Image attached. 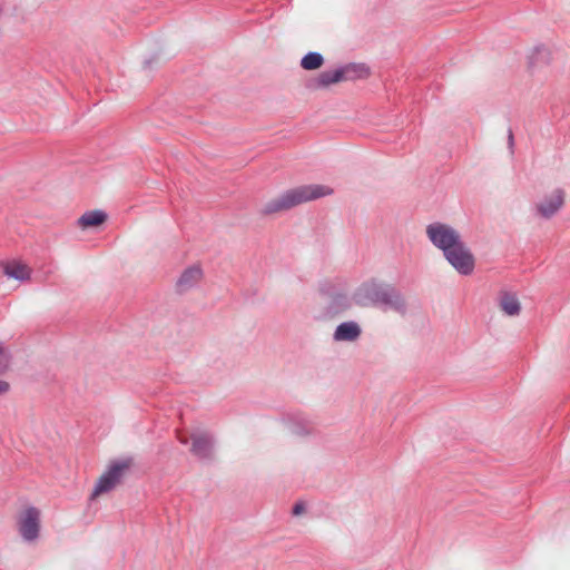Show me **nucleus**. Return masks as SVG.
<instances>
[{"instance_id":"obj_25","label":"nucleus","mask_w":570,"mask_h":570,"mask_svg":"<svg viewBox=\"0 0 570 570\" xmlns=\"http://www.w3.org/2000/svg\"><path fill=\"white\" fill-rule=\"evenodd\" d=\"M178 440L183 444H187L188 443V439L186 436L179 434V433H178Z\"/></svg>"},{"instance_id":"obj_10","label":"nucleus","mask_w":570,"mask_h":570,"mask_svg":"<svg viewBox=\"0 0 570 570\" xmlns=\"http://www.w3.org/2000/svg\"><path fill=\"white\" fill-rule=\"evenodd\" d=\"M351 307L350 299L346 295L338 294L331 298L327 306H325L320 314L317 315V318L320 320H328L333 318L345 311H347Z\"/></svg>"},{"instance_id":"obj_7","label":"nucleus","mask_w":570,"mask_h":570,"mask_svg":"<svg viewBox=\"0 0 570 570\" xmlns=\"http://www.w3.org/2000/svg\"><path fill=\"white\" fill-rule=\"evenodd\" d=\"M19 533L28 542L36 541L40 533V510L27 508L18 520Z\"/></svg>"},{"instance_id":"obj_14","label":"nucleus","mask_w":570,"mask_h":570,"mask_svg":"<svg viewBox=\"0 0 570 570\" xmlns=\"http://www.w3.org/2000/svg\"><path fill=\"white\" fill-rule=\"evenodd\" d=\"M362 331L356 322L350 321L340 324L333 335L336 342H354L356 341Z\"/></svg>"},{"instance_id":"obj_26","label":"nucleus","mask_w":570,"mask_h":570,"mask_svg":"<svg viewBox=\"0 0 570 570\" xmlns=\"http://www.w3.org/2000/svg\"><path fill=\"white\" fill-rule=\"evenodd\" d=\"M150 63H151V60H146V61H145V67H149V66H150Z\"/></svg>"},{"instance_id":"obj_11","label":"nucleus","mask_w":570,"mask_h":570,"mask_svg":"<svg viewBox=\"0 0 570 570\" xmlns=\"http://www.w3.org/2000/svg\"><path fill=\"white\" fill-rule=\"evenodd\" d=\"M380 305H384L401 315L406 313L405 298L397 289L390 285L387 286Z\"/></svg>"},{"instance_id":"obj_2","label":"nucleus","mask_w":570,"mask_h":570,"mask_svg":"<svg viewBox=\"0 0 570 570\" xmlns=\"http://www.w3.org/2000/svg\"><path fill=\"white\" fill-rule=\"evenodd\" d=\"M131 464V459L116 461L112 464H110L108 470L98 479L97 484L90 495V499L95 500L98 497L106 494L112 491L116 487H118L125 473L130 469Z\"/></svg>"},{"instance_id":"obj_22","label":"nucleus","mask_w":570,"mask_h":570,"mask_svg":"<svg viewBox=\"0 0 570 570\" xmlns=\"http://www.w3.org/2000/svg\"><path fill=\"white\" fill-rule=\"evenodd\" d=\"M305 512V504L303 502H297L293 508L294 515H301Z\"/></svg>"},{"instance_id":"obj_20","label":"nucleus","mask_w":570,"mask_h":570,"mask_svg":"<svg viewBox=\"0 0 570 570\" xmlns=\"http://www.w3.org/2000/svg\"><path fill=\"white\" fill-rule=\"evenodd\" d=\"M324 63V58L318 52H308L301 60V67L305 70H316Z\"/></svg>"},{"instance_id":"obj_24","label":"nucleus","mask_w":570,"mask_h":570,"mask_svg":"<svg viewBox=\"0 0 570 570\" xmlns=\"http://www.w3.org/2000/svg\"><path fill=\"white\" fill-rule=\"evenodd\" d=\"M508 144H509L510 149H512L513 144H514V138H513V132L511 129H509V132H508Z\"/></svg>"},{"instance_id":"obj_13","label":"nucleus","mask_w":570,"mask_h":570,"mask_svg":"<svg viewBox=\"0 0 570 570\" xmlns=\"http://www.w3.org/2000/svg\"><path fill=\"white\" fill-rule=\"evenodd\" d=\"M343 81L340 68L335 70H326L317 77L309 80L307 87L312 90H318Z\"/></svg>"},{"instance_id":"obj_3","label":"nucleus","mask_w":570,"mask_h":570,"mask_svg":"<svg viewBox=\"0 0 570 570\" xmlns=\"http://www.w3.org/2000/svg\"><path fill=\"white\" fill-rule=\"evenodd\" d=\"M425 232L430 242L443 253L462 240L455 228L439 222L428 225Z\"/></svg>"},{"instance_id":"obj_16","label":"nucleus","mask_w":570,"mask_h":570,"mask_svg":"<svg viewBox=\"0 0 570 570\" xmlns=\"http://www.w3.org/2000/svg\"><path fill=\"white\" fill-rule=\"evenodd\" d=\"M500 309L508 316H518L521 312V304L515 294L501 292L498 297Z\"/></svg>"},{"instance_id":"obj_17","label":"nucleus","mask_w":570,"mask_h":570,"mask_svg":"<svg viewBox=\"0 0 570 570\" xmlns=\"http://www.w3.org/2000/svg\"><path fill=\"white\" fill-rule=\"evenodd\" d=\"M343 81L365 79L370 76V68L365 63H348L340 68Z\"/></svg>"},{"instance_id":"obj_19","label":"nucleus","mask_w":570,"mask_h":570,"mask_svg":"<svg viewBox=\"0 0 570 570\" xmlns=\"http://www.w3.org/2000/svg\"><path fill=\"white\" fill-rule=\"evenodd\" d=\"M13 355L9 346L0 340V375L11 370Z\"/></svg>"},{"instance_id":"obj_15","label":"nucleus","mask_w":570,"mask_h":570,"mask_svg":"<svg viewBox=\"0 0 570 570\" xmlns=\"http://www.w3.org/2000/svg\"><path fill=\"white\" fill-rule=\"evenodd\" d=\"M2 269L6 276L18 279L20 282L29 281L31 276L30 267L18 261L3 263Z\"/></svg>"},{"instance_id":"obj_23","label":"nucleus","mask_w":570,"mask_h":570,"mask_svg":"<svg viewBox=\"0 0 570 570\" xmlns=\"http://www.w3.org/2000/svg\"><path fill=\"white\" fill-rule=\"evenodd\" d=\"M10 391V384L7 381H0V396Z\"/></svg>"},{"instance_id":"obj_4","label":"nucleus","mask_w":570,"mask_h":570,"mask_svg":"<svg viewBox=\"0 0 570 570\" xmlns=\"http://www.w3.org/2000/svg\"><path fill=\"white\" fill-rule=\"evenodd\" d=\"M445 259L462 275H470L474 269V257L463 240L443 253Z\"/></svg>"},{"instance_id":"obj_8","label":"nucleus","mask_w":570,"mask_h":570,"mask_svg":"<svg viewBox=\"0 0 570 570\" xmlns=\"http://www.w3.org/2000/svg\"><path fill=\"white\" fill-rule=\"evenodd\" d=\"M190 452L199 460L209 461L214 458V439L207 431H195L190 435Z\"/></svg>"},{"instance_id":"obj_12","label":"nucleus","mask_w":570,"mask_h":570,"mask_svg":"<svg viewBox=\"0 0 570 570\" xmlns=\"http://www.w3.org/2000/svg\"><path fill=\"white\" fill-rule=\"evenodd\" d=\"M551 50L548 47L543 45L535 46L527 56L528 69L533 70L538 67L548 66L551 62Z\"/></svg>"},{"instance_id":"obj_5","label":"nucleus","mask_w":570,"mask_h":570,"mask_svg":"<svg viewBox=\"0 0 570 570\" xmlns=\"http://www.w3.org/2000/svg\"><path fill=\"white\" fill-rule=\"evenodd\" d=\"M387 286L375 281L365 282L356 288L353 299L363 307L380 305Z\"/></svg>"},{"instance_id":"obj_6","label":"nucleus","mask_w":570,"mask_h":570,"mask_svg":"<svg viewBox=\"0 0 570 570\" xmlns=\"http://www.w3.org/2000/svg\"><path fill=\"white\" fill-rule=\"evenodd\" d=\"M564 200L566 191L554 188L534 205L535 214L543 219H550L563 207Z\"/></svg>"},{"instance_id":"obj_18","label":"nucleus","mask_w":570,"mask_h":570,"mask_svg":"<svg viewBox=\"0 0 570 570\" xmlns=\"http://www.w3.org/2000/svg\"><path fill=\"white\" fill-rule=\"evenodd\" d=\"M107 220V214L102 210H91L81 215L78 225L81 228L97 227Z\"/></svg>"},{"instance_id":"obj_21","label":"nucleus","mask_w":570,"mask_h":570,"mask_svg":"<svg viewBox=\"0 0 570 570\" xmlns=\"http://www.w3.org/2000/svg\"><path fill=\"white\" fill-rule=\"evenodd\" d=\"M316 433V429L312 423H295L292 426V434L297 438H308Z\"/></svg>"},{"instance_id":"obj_1","label":"nucleus","mask_w":570,"mask_h":570,"mask_svg":"<svg viewBox=\"0 0 570 570\" xmlns=\"http://www.w3.org/2000/svg\"><path fill=\"white\" fill-rule=\"evenodd\" d=\"M333 194V189L325 185H302L287 189L277 197L266 202L259 209L263 217L291 210L302 204L320 199Z\"/></svg>"},{"instance_id":"obj_9","label":"nucleus","mask_w":570,"mask_h":570,"mask_svg":"<svg viewBox=\"0 0 570 570\" xmlns=\"http://www.w3.org/2000/svg\"><path fill=\"white\" fill-rule=\"evenodd\" d=\"M203 276L204 272L200 265L195 264L187 267L186 269H184V272L180 274L176 282V292L179 294L189 292L200 283Z\"/></svg>"}]
</instances>
